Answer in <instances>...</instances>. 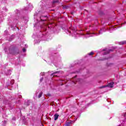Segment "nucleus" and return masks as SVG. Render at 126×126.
<instances>
[{
	"label": "nucleus",
	"instance_id": "obj_10",
	"mask_svg": "<svg viewBox=\"0 0 126 126\" xmlns=\"http://www.w3.org/2000/svg\"><path fill=\"white\" fill-rule=\"evenodd\" d=\"M103 14V12H99V14H100V15H102V14Z\"/></svg>",
	"mask_w": 126,
	"mask_h": 126
},
{
	"label": "nucleus",
	"instance_id": "obj_5",
	"mask_svg": "<svg viewBox=\"0 0 126 126\" xmlns=\"http://www.w3.org/2000/svg\"><path fill=\"white\" fill-rule=\"evenodd\" d=\"M56 73H59V71H56L55 72H54L53 73L51 74V76H58L57 75H55V74H56Z\"/></svg>",
	"mask_w": 126,
	"mask_h": 126
},
{
	"label": "nucleus",
	"instance_id": "obj_8",
	"mask_svg": "<svg viewBox=\"0 0 126 126\" xmlns=\"http://www.w3.org/2000/svg\"><path fill=\"white\" fill-rule=\"evenodd\" d=\"M59 0H54L53 1V3H58Z\"/></svg>",
	"mask_w": 126,
	"mask_h": 126
},
{
	"label": "nucleus",
	"instance_id": "obj_15",
	"mask_svg": "<svg viewBox=\"0 0 126 126\" xmlns=\"http://www.w3.org/2000/svg\"><path fill=\"white\" fill-rule=\"evenodd\" d=\"M103 51H106V49H103Z\"/></svg>",
	"mask_w": 126,
	"mask_h": 126
},
{
	"label": "nucleus",
	"instance_id": "obj_18",
	"mask_svg": "<svg viewBox=\"0 0 126 126\" xmlns=\"http://www.w3.org/2000/svg\"><path fill=\"white\" fill-rule=\"evenodd\" d=\"M71 14H73V13L72 12V13H71Z\"/></svg>",
	"mask_w": 126,
	"mask_h": 126
},
{
	"label": "nucleus",
	"instance_id": "obj_6",
	"mask_svg": "<svg viewBox=\"0 0 126 126\" xmlns=\"http://www.w3.org/2000/svg\"><path fill=\"white\" fill-rule=\"evenodd\" d=\"M42 95H43V92H41L38 96V98H41L42 97Z\"/></svg>",
	"mask_w": 126,
	"mask_h": 126
},
{
	"label": "nucleus",
	"instance_id": "obj_4",
	"mask_svg": "<svg viewBox=\"0 0 126 126\" xmlns=\"http://www.w3.org/2000/svg\"><path fill=\"white\" fill-rule=\"evenodd\" d=\"M73 123V121H69L66 123L65 126H70V125H71Z\"/></svg>",
	"mask_w": 126,
	"mask_h": 126
},
{
	"label": "nucleus",
	"instance_id": "obj_17",
	"mask_svg": "<svg viewBox=\"0 0 126 126\" xmlns=\"http://www.w3.org/2000/svg\"><path fill=\"white\" fill-rule=\"evenodd\" d=\"M111 51H112V50H109V52Z\"/></svg>",
	"mask_w": 126,
	"mask_h": 126
},
{
	"label": "nucleus",
	"instance_id": "obj_2",
	"mask_svg": "<svg viewBox=\"0 0 126 126\" xmlns=\"http://www.w3.org/2000/svg\"><path fill=\"white\" fill-rule=\"evenodd\" d=\"M59 117H60V115L58 113H56L54 115V121H57L59 119Z\"/></svg>",
	"mask_w": 126,
	"mask_h": 126
},
{
	"label": "nucleus",
	"instance_id": "obj_3",
	"mask_svg": "<svg viewBox=\"0 0 126 126\" xmlns=\"http://www.w3.org/2000/svg\"><path fill=\"white\" fill-rule=\"evenodd\" d=\"M44 17H45L46 18H48V16L46 15V16H40V18L41 21H46V20H43V18H44Z\"/></svg>",
	"mask_w": 126,
	"mask_h": 126
},
{
	"label": "nucleus",
	"instance_id": "obj_16",
	"mask_svg": "<svg viewBox=\"0 0 126 126\" xmlns=\"http://www.w3.org/2000/svg\"><path fill=\"white\" fill-rule=\"evenodd\" d=\"M105 87H102L101 88H104Z\"/></svg>",
	"mask_w": 126,
	"mask_h": 126
},
{
	"label": "nucleus",
	"instance_id": "obj_14",
	"mask_svg": "<svg viewBox=\"0 0 126 126\" xmlns=\"http://www.w3.org/2000/svg\"><path fill=\"white\" fill-rule=\"evenodd\" d=\"M47 95H48V96H51V94H48Z\"/></svg>",
	"mask_w": 126,
	"mask_h": 126
},
{
	"label": "nucleus",
	"instance_id": "obj_12",
	"mask_svg": "<svg viewBox=\"0 0 126 126\" xmlns=\"http://www.w3.org/2000/svg\"><path fill=\"white\" fill-rule=\"evenodd\" d=\"M43 78H40V82H42V81H43Z\"/></svg>",
	"mask_w": 126,
	"mask_h": 126
},
{
	"label": "nucleus",
	"instance_id": "obj_1",
	"mask_svg": "<svg viewBox=\"0 0 126 126\" xmlns=\"http://www.w3.org/2000/svg\"><path fill=\"white\" fill-rule=\"evenodd\" d=\"M114 84H115V83L112 82L111 83H109L106 86V87H110V88H113L114 87Z\"/></svg>",
	"mask_w": 126,
	"mask_h": 126
},
{
	"label": "nucleus",
	"instance_id": "obj_9",
	"mask_svg": "<svg viewBox=\"0 0 126 126\" xmlns=\"http://www.w3.org/2000/svg\"><path fill=\"white\" fill-rule=\"evenodd\" d=\"M89 56H92L93 55H94V53L93 52H91L90 53L88 54Z\"/></svg>",
	"mask_w": 126,
	"mask_h": 126
},
{
	"label": "nucleus",
	"instance_id": "obj_11",
	"mask_svg": "<svg viewBox=\"0 0 126 126\" xmlns=\"http://www.w3.org/2000/svg\"><path fill=\"white\" fill-rule=\"evenodd\" d=\"M23 52H26V49L25 48L23 49Z\"/></svg>",
	"mask_w": 126,
	"mask_h": 126
},
{
	"label": "nucleus",
	"instance_id": "obj_13",
	"mask_svg": "<svg viewBox=\"0 0 126 126\" xmlns=\"http://www.w3.org/2000/svg\"><path fill=\"white\" fill-rule=\"evenodd\" d=\"M67 6H66V5H64L63 6V8H67Z\"/></svg>",
	"mask_w": 126,
	"mask_h": 126
},
{
	"label": "nucleus",
	"instance_id": "obj_7",
	"mask_svg": "<svg viewBox=\"0 0 126 126\" xmlns=\"http://www.w3.org/2000/svg\"><path fill=\"white\" fill-rule=\"evenodd\" d=\"M125 44H126V41H123L120 43V45H125Z\"/></svg>",
	"mask_w": 126,
	"mask_h": 126
}]
</instances>
